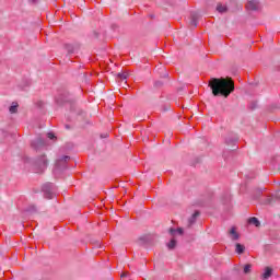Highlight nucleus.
I'll use <instances>...</instances> for the list:
<instances>
[{"label":"nucleus","instance_id":"f257e3e1","mask_svg":"<svg viewBox=\"0 0 280 280\" xmlns=\"http://www.w3.org/2000/svg\"><path fill=\"white\" fill-rule=\"evenodd\" d=\"M208 86L211 89L214 97H229L235 91V82L231 77L211 78Z\"/></svg>","mask_w":280,"mask_h":280},{"label":"nucleus","instance_id":"f03ea898","mask_svg":"<svg viewBox=\"0 0 280 280\" xmlns=\"http://www.w3.org/2000/svg\"><path fill=\"white\" fill-rule=\"evenodd\" d=\"M42 191L47 200H52L54 196H56V191H58V188L54 185V183L47 182L42 186Z\"/></svg>","mask_w":280,"mask_h":280},{"label":"nucleus","instance_id":"7ed1b4c3","mask_svg":"<svg viewBox=\"0 0 280 280\" xmlns=\"http://www.w3.org/2000/svg\"><path fill=\"white\" fill-rule=\"evenodd\" d=\"M47 170V156L42 155L34 163V172L35 174H43Z\"/></svg>","mask_w":280,"mask_h":280},{"label":"nucleus","instance_id":"20e7f679","mask_svg":"<svg viewBox=\"0 0 280 280\" xmlns=\"http://www.w3.org/2000/svg\"><path fill=\"white\" fill-rule=\"evenodd\" d=\"M58 106H65V104H73V96L69 92H62L56 97Z\"/></svg>","mask_w":280,"mask_h":280},{"label":"nucleus","instance_id":"39448f33","mask_svg":"<svg viewBox=\"0 0 280 280\" xmlns=\"http://www.w3.org/2000/svg\"><path fill=\"white\" fill-rule=\"evenodd\" d=\"M46 143H45V139H43V137H37L35 140L31 141V148L33 150H35L36 152H38V150H43V148H45Z\"/></svg>","mask_w":280,"mask_h":280},{"label":"nucleus","instance_id":"423d86ee","mask_svg":"<svg viewBox=\"0 0 280 280\" xmlns=\"http://www.w3.org/2000/svg\"><path fill=\"white\" fill-rule=\"evenodd\" d=\"M71 161V156L65 155L61 159L57 160L56 162V170L59 172H62L63 170H67V163Z\"/></svg>","mask_w":280,"mask_h":280},{"label":"nucleus","instance_id":"0eeeda50","mask_svg":"<svg viewBox=\"0 0 280 280\" xmlns=\"http://www.w3.org/2000/svg\"><path fill=\"white\" fill-rule=\"evenodd\" d=\"M66 51L71 55V54H75L79 49H80V44L75 43V44H65L63 45Z\"/></svg>","mask_w":280,"mask_h":280},{"label":"nucleus","instance_id":"6e6552de","mask_svg":"<svg viewBox=\"0 0 280 280\" xmlns=\"http://www.w3.org/2000/svg\"><path fill=\"white\" fill-rule=\"evenodd\" d=\"M138 246H145L147 244H152V236L150 235H142L137 240Z\"/></svg>","mask_w":280,"mask_h":280},{"label":"nucleus","instance_id":"1a4fd4ad","mask_svg":"<svg viewBox=\"0 0 280 280\" xmlns=\"http://www.w3.org/2000/svg\"><path fill=\"white\" fill-rule=\"evenodd\" d=\"M280 200V189L275 194L265 199V205H275V202Z\"/></svg>","mask_w":280,"mask_h":280},{"label":"nucleus","instance_id":"9d476101","mask_svg":"<svg viewBox=\"0 0 280 280\" xmlns=\"http://www.w3.org/2000/svg\"><path fill=\"white\" fill-rule=\"evenodd\" d=\"M259 8H260L259 1H257V0L248 1L246 4V9L252 12H257L259 10Z\"/></svg>","mask_w":280,"mask_h":280},{"label":"nucleus","instance_id":"9b49d317","mask_svg":"<svg viewBox=\"0 0 280 280\" xmlns=\"http://www.w3.org/2000/svg\"><path fill=\"white\" fill-rule=\"evenodd\" d=\"M237 141H240V138H237V136H228L225 138V143L228 145H232V148H235V145L237 144Z\"/></svg>","mask_w":280,"mask_h":280},{"label":"nucleus","instance_id":"f8f14e48","mask_svg":"<svg viewBox=\"0 0 280 280\" xmlns=\"http://www.w3.org/2000/svg\"><path fill=\"white\" fill-rule=\"evenodd\" d=\"M199 217H200V211L196 210L195 213L188 219V229H190V226H194V224H196V221L198 220Z\"/></svg>","mask_w":280,"mask_h":280},{"label":"nucleus","instance_id":"ddd939ff","mask_svg":"<svg viewBox=\"0 0 280 280\" xmlns=\"http://www.w3.org/2000/svg\"><path fill=\"white\" fill-rule=\"evenodd\" d=\"M200 19V14L196 12H191L190 14V25L192 27H198V20Z\"/></svg>","mask_w":280,"mask_h":280},{"label":"nucleus","instance_id":"4468645a","mask_svg":"<svg viewBox=\"0 0 280 280\" xmlns=\"http://www.w3.org/2000/svg\"><path fill=\"white\" fill-rule=\"evenodd\" d=\"M168 233H170V235H172L174 237V235H176V233H178V235H184L185 232H184L183 228H177V229L171 228L168 230Z\"/></svg>","mask_w":280,"mask_h":280},{"label":"nucleus","instance_id":"2eb2a0df","mask_svg":"<svg viewBox=\"0 0 280 280\" xmlns=\"http://www.w3.org/2000/svg\"><path fill=\"white\" fill-rule=\"evenodd\" d=\"M245 250H246V246H244L243 244L236 243L235 253H237V255H244Z\"/></svg>","mask_w":280,"mask_h":280},{"label":"nucleus","instance_id":"dca6fc26","mask_svg":"<svg viewBox=\"0 0 280 280\" xmlns=\"http://www.w3.org/2000/svg\"><path fill=\"white\" fill-rule=\"evenodd\" d=\"M230 235H231L233 242H237V240H240V234L237 233V230L235 228H232L230 230Z\"/></svg>","mask_w":280,"mask_h":280},{"label":"nucleus","instance_id":"f3484780","mask_svg":"<svg viewBox=\"0 0 280 280\" xmlns=\"http://www.w3.org/2000/svg\"><path fill=\"white\" fill-rule=\"evenodd\" d=\"M272 277V268L266 267L265 272L262 273V279H270Z\"/></svg>","mask_w":280,"mask_h":280},{"label":"nucleus","instance_id":"a211bd4d","mask_svg":"<svg viewBox=\"0 0 280 280\" xmlns=\"http://www.w3.org/2000/svg\"><path fill=\"white\" fill-rule=\"evenodd\" d=\"M248 224H254V226H261V222H259V219H257V217L249 218Z\"/></svg>","mask_w":280,"mask_h":280},{"label":"nucleus","instance_id":"6ab92c4d","mask_svg":"<svg viewBox=\"0 0 280 280\" xmlns=\"http://www.w3.org/2000/svg\"><path fill=\"white\" fill-rule=\"evenodd\" d=\"M217 11H219L220 14H224V12H229V8L226 5H222V3H218Z\"/></svg>","mask_w":280,"mask_h":280},{"label":"nucleus","instance_id":"aec40b11","mask_svg":"<svg viewBox=\"0 0 280 280\" xmlns=\"http://www.w3.org/2000/svg\"><path fill=\"white\" fill-rule=\"evenodd\" d=\"M19 110V103H12V105L9 107V113L11 115H14V113H18Z\"/></svg>","mask_w":280,"mask_h":280},{"label":"nucleus","instance_id":"412c9836","mask_svg":"<svg viewBox=\"0 0 280 280\" xmlns=\"http://www.w3.org/2000/svg\"><path fill=\"white\" fill-rule=\"evenodd\" d=\"M176 240L175 238H172L168 243H167V248L168 250H174V248H176Z\"/></svg>","mask_w":280,"mask_h":280},{"label":"nucleus","instance_id":"4be33fe9","mask_svg":"<svg viewBox=\"0 0 280 280\" xmlns=\"http://www.w3.org/2000/svg\"><path fill=\"white\" fill-rule=\"evenodd\" d=\"M117 78H119V80H128V72H119Z\"/></svg>","mask_w":280,"mask_h":280},{"label":"nucleus","instance_id":"5701e85b","mask_svg":"<svg viewBox=\"0 0 280 280\" xmlns=\"http://www.w3.org/2000/svg\"><path fill=\"white\" fill-rule=\"evenodd\" d=\"M153 86H154V89H163L164 83H163V81L158 80L154 82Z\"/></svg>","mask_w":280,"mask_h":280},{"label":"nucleus","instance_id":"b1692460","mask_svg":"<svg viewBox=\"0 0 280 280\" xmlns=\"http://www.w3.org/2000/svg\"><path fill=\"white\" fill-rule=\"evenodd\" d=\"M250 268H253V265H250V264L245 265L244 266V273L245 275L250 273Z\"/></svg>","mask_w":280,"mask_h":280},{"label":"nucleus","instance_id":"393cba45","mask_svg":"<svg viewBox=\"0 0 280 280\" xmlns=\"http://www.w3.org/2000/svg\"><path fill=\"white\" fill-rule=\"evenodd\" d=\"M228 202H231V196L229 194H225L223 196V205H228Z\"/></svg>","mask_w":280,"mask_h":280},{"label":"nucleus","instance_id":"a878e982","mask_svg":"<svg viewBox=\"0 0 280 280\" xmlns=\"http://www.w3.org/2000/svg\"><path fill=\"white\" fill-rule=\"evenodd\" d=\"M27 211H30L31 213L36 212V207L35 206H30Z\"/></svg>","mask_w":280,"mask_h":280},{"label":"nucleus","instance_id":"bb28decb","mask_svg":"<svg viewBox=\"0 0 280 280\" xmlns=\"http://www.w3.org/2000/svg\"><path fill=\"white\" fill-rule=\"evenodd\" d=\"M47 137L48 139H51V140L56 139V135H54V132H48Z\"/></svg>","mask_w":280,"mask_h":280},{"label":"nucleus","instance_id":"cd10ccee","mask_svg":"<svg viewBox=\"0 0 280 280\" xmlns=\"http://www.w3.org/2000/svg\"><path fill=\"white\" fill-rule=\"evenodd\" d=\"M167 3H168V5H175L176 4L174 0H167Z\"/></svg>","mask_w":280,"mask_h":280},{"label":"nucleus","instance_id":"c85d7f7f","mask_svg":"<svg viewBox=\"0 0 280 280\" xmlns=\"http://www.w3.org/2000/svg\"><path fill=\"white\" fill-rule=\"evenodd\" d=\"M226 154H229V151H224L223 152V159H228V155Z\"/></svg>","mask_w":280,"mask_h":280},{"label":"nucleus","instance_id":"c756f323","mask_svg":"<svg viewBox=\"0 0 280 280\" xmlns=\"http://www.w3.org/2000/svg\"><path fill=\"white\" fill-rule=\"evenodd\" d=\"M259 196H261V189L257 190V198H259Z\"/></svg>","mask_w":280,"mask_h":280},{"label":"nucleus","instance_id":"7c9ffc66","mask_svg":"<svg viewBox=\"0 0 280 280\" xmlns=\"http://www.w3.org/2000/svg\"><path fill=\"white\" fill-rule=\"evenodd\" d=\"M127 275H128V272H122L120 277L124 278V277H126Z\"/></svg>","mask_w":280,"mask_h":280},{"label":"nucleus","instance_id":"2f4dec72","mask_svg":"<svg viewBox=\"0 0 280 280\" xmlns=\"http://www.w3.org/2000/svg\"><path fill=\"white\" fill-rule=\"evenodd\" d=\"M24 163H30V158H26V159L24 160Z\"/></svg>","mask_w":280,"mask_h":280},{"label":"nucleus","instance_id":"473e14b6","mask_svg":"<svg viewBox=\"0 0 280 280\" xmlns=\"http://www.w3.org/2000/svg\"><path fill=\"white\" fill-rule=\"evenodd\" d=\"M168 77H170V74H168V73H165V74H164V78H168Z\"/></svg>","mask_w":280,"mask_h":280},{"label":"nucleus","instance_id":"72a5a7b5","mask_svg":"<svg viewBox=\"0 0 280 280\" xmlns=\"http://www.w3.org/2000/svg\"><path fill=\"white\" fill-rule=\"evenodd\" d=\"M235 150H237V147L233 148V149H232V152H235Z\"/></svg>","mask_w":280,"mask_h":280},{"label":"nucleus","instance_id":"f704fd0d","mask_svg":"<svg viewBox=\"0 0 280 280\" xmlns=\"http://www.w3.org/2000/svg\"><path fill=\"white\" fill-rule=\"evenodd\" d=\"M150 18H151V19H154V15L151 14Z\"/></svg>","mask_w":280,"mask_h":280},{"label":"nucleus","instance_id":"c9c22d12","mask_svg":"<svg viewBox=\"0 0 280 280\" xmlns=\"http://www.w3.org/2000/svg\"><path fill=\"white\" fill-rule=\"evenodd\" d=\"M31 1H32V3H35L36 0H31Z\"/></svg>","mask_w":280,"mask_h":280},{"label":"nucleus","instance_id":"e433bc0d","mask_svg":"<svg viewBox=\"0 0 280 280\" xmlns=\"http://www.w3.org/2000/svg\"><path fill=\"white\" fill-rule=\"evenodd\" d=\"M66 128H69V125H66Z\"/></svg>","mask_w":280,"mask_h":280}]
</instances>
